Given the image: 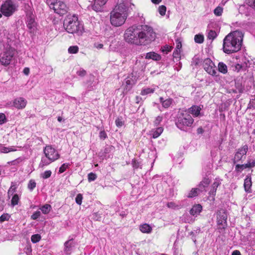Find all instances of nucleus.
<instances>
[{"label": "nucleus", "mask_w": 255, "mask_h": 255, "mask_svg": "<svg viewBox=\"0 0 255 255\" xmlns=\"http://www.w3.org/2000/svg\"><path fill=\"white\" fill-rule=\"evenodd\" d=\"M79 47L77 45L71 46L68 48V51L70 54H76L79 51Z\"/></svg>", "instance_id": "nucleus-30"}, {"label": "nucleus", "mask_w": 255, "mask_h": 255, "mask_svg": "<svg viewBox=\"0 0 255 255\" xmlns=\"http://www.w3.org/2000/svg\"><path fill=\"white\" fill-rule=\"evenodd\" d=\"M202 191L199 188H193L189 191L187 197L188 198H192L197 197L199 195V192Z\"/></svg>", "instance_id": "nucleus-20"}, {"label": "nucleus", "mask_w": 255, "mask_h": 255, "mask_svg": "<svg viewBox=\"0 0 255 255\" xmlns=\"http://www.w3.org/2000/svg\"><path fill=\"white\" fill-rule=\"evenodd\" d=\"M194 40L196 43H202L204 40V36L202 34H196L194 36Z\"/></svg>", "instance_id": "nucleus-29"}, {"label": "nucleus", "mask_w": 255, "mask_h": 255, "mask_svg": "<svg viewBox=\"0 0 255 255\" xmlns=\"http://www.w3.org/2000/svg\"><path fill=\"white\" fill-rule=\"evenodd\" d=\"M245 167V164H237L235 166V170L237 172H241Z\"/></svg>", "instance_id": "nucleus-41"}, {"label": "nucleus", "mask_w": 255, "mask_h": 255, "mask_svg": "<svg viewBox=\"0 0 255 255\" xmlns=\"http://www.w3.org/2000/svg\"><path fill=\"white\" fill-rule=\"evenodd\" d=\"M197 131L198 134H202L204 132V129L200 127L198 128Z\"/></svg>", "instance_id": "nucleus-59"}, {"label": "nucleus", "mask_w": 255, "mask_h": 255, "mask_svg": "<svg viewBox=\"0 0 255 255\" xmlns=\"http://www.w3.org/2000/svg\"><path fill=\"white\" fill-rule=\"evenodd\" d=\"M36 183L34 180L31 179L28 184V188L31 191L33 190L35 188Z\"/></svg>", "instance_id": "nucleus-40"}, {"label": "nucleus", "mask_w": 255, "mask_h": 255, "mask_svg": "<svg viewBox=\"0 0 255 255\" xmlns=\"http://www.w3.org/2000/svg\"><path fill=\"white\" fill-rule=\"evenodd\" d=\"M223 9L221 6H217L214 10V13L216 16H221L223 13Z\"/></svg>", "instance_id": "nucleus-35"}, {"label": "nucleus", "mask_w": 255, "mask_h": 255, "mask_svg": "<svg viewBox=\"0 0 255 255\" xmlns=\"http://www.w3.org/2000/svg\"><path fill=\"white\" fill-rule=\"evenodd\" d=\"M194 120L190 114H182L178 118L176 125L180 129L183 130L184 128L191 127L193 124Z\"/></svg>", "instance_id": "nucleus-7"}, {"label": "nucleus", "mask_w": 255, "mask_h": 255, "mask_svg": "<svg viewBox=\"0 0 255 255\" xmlns=\"http://www.w3.org/2000/svg\"><path fill=\"white\" fill-rule=\"evenodd\" d=\"M63 25L66 30L69 33H76L80 35L84 32L83 27L80 25L78 17L74 14L67 15Z\"/></svg>", "instance_id": "nucleus-4"}, {"label": "nucleus", "mask_w": 255, "mask_h": 255, "mask_svg": "<svg viewBox=\"0 0 255 255\" xmlns=\"http://www.w3.org/2000/svg\"><path fill=\"white\" fill-rule=\"evenodd\" d=\"M46 3L51 9L60 16L66 14L69 9L65 3L61 0H46Z\"/></svg>", "instance_id": "nucleus-5"}, {"label": "nucleus", "mask_w": 255, "mask_h": 255, "mask_svg": "<svg viewBox=\"0 0 255 255\" xmlns=\"http://www.w3.org/2000/svg\"><path fill=\"white\" fill-rule=\"evenodd\" d=\"M244 164L246 168L254 167H255V159H249L248 160L247 163Z\"/></svg>", "instance_id": "nucleus-27"}, {"label": "nucleus", "mask_w": 255, "mask_h": 255, "mask_svg": "<svg viewBox=\"0 0 255 255\" xmlns=\"http://www.w3.org/2000/svg\"><path fill=\"white\" fill-rule=\"evenodd\" d=\"M23 73L25 75H28L29 73V69L28 68H25L23 70Z\"/></svg>", "instance_id": "nucleus-62"}, {"label": "nucleus", "mask_w": 255, "mask_h": 255, "mask_svg": "<svg viewBox=\"0 0 255 255\" xmlns=\"http://www.w3.org/2000/svg\"><path fill=\"white\" fill-rule=\"evenodd\" d=\"M51 162H50L49 160L47 161V160L42 158L41 159V162L40 163V166L41 167H44L45 166L48 165V164H49Z\"/></svg>", "instance_id": "nucleus-48"}, {"label": "nucleus", "mask_w": 255, "mask_h": 255, "mask_svg": "<svg viewBox=\"0 0 255 255\" xmlns=\"http://www.w3.org/2000/svg\"><path fill=\"white\" fill-rule=\"evenodd\" d=\"M99 136L101 138L105 139L107 136L106 132L104 130L100 132Z\"/></svg>", "instance_id": "nucleus-56"}, {"label": "nucleus", "mask_w": 255, "mask_h": 255, "mask_svg": "<svg viewBox=\"0 0 255 255\" xmlns=\"http://www.w3.org/2000/svg\"><path fill=\"white\" fill-rule=\"evenodd\" d=\"M249 150L248 145L245 144L239 148L235 152L234 157L233 159V162L236 164L237 162L242 161L246 159V154Z\"/></svg>", "instance_id": "nucleus-10"}, {"label": "nucleus", "mask_w": 255, "mask_h": 255, "mask_svg": "<svg viewBox=\"0 0 255 255\" xmlns=\"http://www.w3.org/2000/svg\"><path fill=\"white\" fill-rule=\"evenodd\" d=\"M128 7L124 2L118 3L110 13L112 25L118 27L124 24L128 17Z\"/></svg>", "instance_id": "nucleus-3"}, {"label": "nucleus", "mask_w": 255, "mask_h": 255, "mask_svg": "<svg viewBox=\"0 0 255 255\" xmlns=\"http://www.w3.org/2000/svg\"><path fill=\"white\" fill-rule=\"evenodd\" d=\"M73 239L66 241L64 244L65 248L66 250H69L74 246V243L72 242Z\"/></svg>", "instance_id": "nucleus-32"}, {"label": "nucleus", "mask_w": 255, "mask_h": 255, "mask_svg": "<svg viewBox=\"0 0 255 255\" xmlns=\"http://www.w3.org/2000/svg\"><path fill=\"white\" fill-rule=\"evenodd\" d=\"M217 34L215 31L211 30L208 34V38L211 40H214L217 37Z\"/></svg>", "instance_id": "nucleus-34"}, {"label": "nucleus", "mask_w": 255, "mask_h": 255, "mask_svg": "<svg viewBox=\"0 0 255 255\" xmlns=\"http://www.w3.org/2000/svg\"><path fill=\"white\" fill-rule=\"evenodd\" d=\"M204 69L212 76L216 75V68L214 63L210 58L205 59L203 63Z\"/></svg>", "instance_id": "nucleus-12"}, {"label": "nucleus", "mask_w": 255, "mask_h": 255, "mask_svg": "<svg viewBox=\"0 0 255 255\" xmlns=\"http://www.w3.org/2000/svg\"><path fill=\"white\" fill-rule=\"evenodd\" d=\"M155 91L154 88H146L141 90L140 95L142 96H145L148 94L153 93Z\"/></svg>", "instance_id": "nucleus-24"}, {"label": "nucleus", "mask_w": 255, "mask_h": 255, "mask_svg": "<svg viewBox=\"0 0 255 255\" xmlns=\"http://www.w3.org/2000/svg\"><path fill=\"white\" fill-rule=\"evenodd\" d=\"M51 207L49 204H45L40 208L42 212L44 214H47L50 211Z\"/></svg>", "instance_id": "nucleus-26"}, {"label": "nucleus", "mask_w": 255, "mask_h": 255, "mask_svg": "<svg viewBox=\"0 0 255 255\" xmlns=\"http://www.w3.org/2000/svg\"><path fill=\"white\" fill-rule=\"evenodd\" d=\"M151 2L154 4H159L162 0H151Z\"/></svg>", "instance_id": "nucleus-63"}, {"label": "nucleus", "mask_w": 255, "mask_h": 255, "mask_svg": "<svg viewBox=\"0 0 255 255\" xmlns=\"http://www.w3.org/2000/svg\"><path fill=\"white\" fill-rule=\"evenodd\" d=\"M19 197L17 194H14L11 200V205L14 206L18 204Z\"/></svg>", "instance_id": "nucleus-28"}, {"label": "nucleus", "mask_w": 255, "mask_h": 255, "mask_svg": "<svg viewBox=\"0 0 255 255\" xmlns=\"http://www.w3.org/2000/svg\"><path fill=\"white\" fill-rule=\"evenodd\" d=\"M176 46L175 49L180 50L181 48H182V43H181V41H180V40L179 39H176Z\"/></svg>", "instance_id": "nucleus-54"}, {"label": "nucleus", "mask_w": 255, "mask_h": 255, "mask_svg": "<svg viewBox=\"0 0 255 255\" xmlns=\"http://www.w3.org/2000/svg\"><path fill=\"white\" fill-rule=\"evenodd\" d=\"M95 46L98 49H101L103 47L104 45L101 43L95 44Z\"/></svg>", "instance_id": "nucleus-58"}, {"label": "nucleus", "mask_w": 255, "mask_h": 255, "mask_svg": "<svg viewBox=\"0 0 255 255\" xmlns=\"http://www.w3.org/2000/svg\"><path fill=\"white\" fill-rule=\"evenodd\" d=\"M167 206L169 208L175 209L178 207V205H177L174 202H168L167 204Z\"/></svg>", "instance_id": "nucleus-52"}, {"label": "nucleus", "mask_w": 255, "mask_h": 255, "mask_svg": "<svg viewBox=\"0 0 255 255\" xmlns=\"http://www.w3.org/2000/svg\"><path fill=\"white\" fill-rule=\"evenodd\" d=\"M172 99H168L166 100H165V101L163 102L162 106L164 108H169L170 105H171L172 103Z\"/></svg>", "instance_id": "nucleus-36"}, {"label": "nucleus", "mask_w": 255, "mask_h": 255, "mask_svg": "<svg viewBox=\"0 0 255 255\" xmlns=\"http://www.w3.org/2000/svg\"><path fill=\"white\" fill-rule=\"evenodd\" d=\"M218 71L223 74H226L228 72L227 66L223 62H219L218 64Z\"/></svg>", "instance_id": "nucleus-23"}, {"label": "nucleus", "mask_w": 255, "mask_h": 255, "mask_svg": "<svg viewBox=\"0 0 255 255\" xmlns=\"http://www.w3.org/2000/svg\"><path fill=\"white\" fill-rule=\"evenodd\" d=\"M16 149L12 148V147H2L0 148V152L1 153H7L10 151H14Z\"/></svg>", "instance_id": "nucleus-33"}, {"label": "nucleus", "mask_w": 255, "mask_h": 255, "mask_svg": "<svg viewBox=\"0 0 255 255\" xmlns=\"http://www.w3.org/2000/svg\"><path fill=\"white\" fill-rule=\"evenodd\" d=\"M180 51V50L175 49L173 51V56L174 58H178L179 56Z\"/></svg>", "instance_id": "nucleus-55"}, {"label": "nucleus", "mask_w": 255, "mask_h": 255, "mask_svg": "<svg viewBox=\"0 0 255 255\" xmlns=\"http://www.w3.org/2000/svg\"><path fill=\"white\" fill-rule=\"evenodd\" d=\"M201 109L200 107L196 105L192 106L189 109V112L192 114L194 117H198L200 114Z\"/></svg>", "instance_id": "nucleus-17"}, {"label": "nucleus", "mask_w": 255, "mask_h": 255, "mask_svg": "<svg viewBox=\"0 0 255 255\" xmlns=\"http://www.w3.org/2000/svg\"><path fill=\"white\" fill-rule=\"evenodd\" d=\"M126 84L127 88H128V86L131 85V81L130 79H127L126 80Z\"/></svg>", "instance_id": "nucleus-57"}, {"label": "nucleus", "mask_w": 255, "mask_h": 255, "mask_svg": "<svg viewBox=\"0 0 255 255\" xmlns=\"http://www.w3.org/2000/svg\"><path fill=\"white\" fill-rule=\"evenodd\" d=\"M153 28L148 25L132 26L128 28L124 33L125 40L136 45H146L155 39Z\"/></svg>", "instance_id": "nucleus-1"}, {"label": "nucleus", "mask_w": 255, "mask_h": 255, "mask_svg": "<svg viewBox=\"0 0 255 255\" xmlns=\"http://www.w3.org/2000/svg\"><path fill=\"white\" fill-rule=\"evenodd\" d=\"M26 104V100L22 97L17 98L13 102V106L17 109H24Z\"/></svg>", "instance_id": "nucleus-14"}, {"label": "nucleus", "mask_w": 255, "mask_h": 255, "mask_svg": "<svg viewBox=\"0 0 255 255\" xmlns=\"http://www.w3.org/2000/svg\"><path fill=\"white\" fill-rule=\"evenodd\" d=\"M16 10V7L11 0H7L2 4L0 8V12L6 17L12 15Z\"/></svg>", "instance_id": "nucleus-8"}, {"label": "nucleus", "mask_w": 255, "mask_h": 255, "mask_svg": "<svg viewBox=\"0 0 255 255\" xmlns=\"http://www.w3.org/2000/svg\"><path fill=\"white\" fill-rule=\"evenodd\" d=\"M140 231L143 233H150L152 231L151 227L147 224H143L139 226Z\"/></svg>", "instance_id": "nucleus-21"}, {"label": "nucleus", "mask_w": 255, "mask_h": 255, "mask_svg": "<svg viewBox=\"0 0 255 255\" xmlns=\"http://www.w3.org/2000/svg\"><path fill=\"white\" fill-rule=\"evenodd\" d=\"M15 54V49L10 46H7L3 52L0 54V63L5 66H8Z\"/></svg>", "instance_id": "nucleus-6"}, {"label": "nucleus", "mask_w": 255, "mask_h": 255, "mask_svg": "<svg viewBox=\"0 0 255 255\" xmlns=\"http://www.w3.org/2000/svg\"><path fill=\"white\" fill-rule=\"evenodd\" d=\"M108 0H95L93 7L94 9L99 10L102 6L104 5Z\"/></svg>", "instance_id": "nucleus-18"}, {"label": "nucleus", "mask_w": 255, "mask_h": 255, "mask_svg": "<svg viewBox=\"0 0 255 255\" xmlns=\"http://www.w3.org/2000/svg\"><path fill=\"white\" fill-rule=\"evenodd\" d=\"M10 216L8 214H3L0 217V222L2 223L5 221H8Z\"/></svg>", "instance_id": "nucleus-39"}, {"label": "nucleus", "mask_w": 255, "mask_h": 255, "mask_svg": "<svg viewBox=\"0 0 255 255\" xmlns=\"http://www.w3.org/2000/svg\"><path fill=\"white\" fill-rule=\"evenodd\" d=\"M202 210V206L200 204H195L190 209L189 212L192 216L199 215Z\"/></svg>", "instance_id": "nucleus-16"}, {"label": "nucleus", "mask_w": 255, "mask_h": 255, "mask_svg": "<svg viewBox=\"0 0 255 255\" xmlns=\"http://www.w3.org/2000/svg\"><path fill=\"white\" fill-rule=\"evenodd\" d=\"M252 185V181L251 176L247 175L244 180V186L245 190L248 193H251V187Z\"/></svg>", "instance_id": "nucleus-15"}, {"label": "nucleus", "mask_w": 255, "mask_h": 255, "mask_svg": "<svg viewBox=\"0 0 255 255\" xmlns=\"http://www.w3.org/2000/svg\"><path fill=\"white\" fill-rule=\"evenodd\" d=\"M232 255H241V254L239 251L235 250L233 252Z\"/></svg>", "instance_id": "nucleus-60"}, {"label": "nucleus", "mask_w": 255, "mask_h": 255, "mask_svg": "<svg viewBox=\"0 0 255 255\" xmlns=\"http://www.w3.org/2000/svg\"><path fill=\"white\" fill-rule=\"evenodd\" d=\"M83 196L81 194H78L76 197V202L77 204L80 205L82 204Z\"/></svg>", "instance_id": "nucleus-44"}, {"label": "nucleus", "mask_w": 255, "mask_h": 255, "mask_svg": "<svg viewBox=\"0 0 255 255\" xmlns=\"http://www.w3.org/2000/svg\"><path fill=\"white\" fill-rule=\"evenodd\" d=\"M211 182V180L208 178H204L202 181L198 185L199 189H204L208 186Z\"/></svg>", "instance_id": "nucleus-22"}, {"label": "nucleus", "mask_w": 255, "mask_h": 255, "mask_svg": "<svg viewBox=\"0 0 255 255\" xmlns=\"http://www.w3.org/2000/svg\"><path fill=\"white\" fill-rule=\"evenodd\" d=\"M6 122V119L3 113H0V125H2Z\"/></svg>", "instance_id": "nucleus-49"}, {"label": "nucleus", "mask_w": 255, "mask_h": 255, "mask_svg": "<svg viewBox=\"0 0 255 255\" xmlns=\"http://www.w3.org/2000/svg\"><path fill=\"white\" fill-rule=\"evenodd\" d=\"M41 215V213L39 211H37L33 213L31 216V219L32 220L37 219Z\"/></svg>", "instance_id": "nucleus-46"}, {"label": "nucleus", "mask_w": 255, "mask_h": 255, "mask_svg": "<svg viewBox=\"0 0 255 255\" xmlns=\"http://www.w3.org/2000/svg\"><path fill=\"white\" fill-rule=\"evenodd\" d=\"M51 174L52 172L50 170H46L42 174V177L43 179H47L51 176Z\"/></svg>", "instance_id": "nucleus-45"}, {"label": "nucleus", "mask_w": 255, "mask_h": 255, "mask_svg": "<svg viewBox=\"0 0 255 255\" xmlns=\"http://www.w3.org/2000/svg\"><path fill=\"white\" fill-rule=\"evenodd\" d=\"M163 118L161 116H157L153 122L155 126H158L162 121Z\"/></svg>", "instance_id": "nucleus-47"}, {"label": "nucleus", "mask_w": 255, "mask_h": 255, "mask_svg": "<svg viewBox=\"0 0 255 255\" xmlns=\"http://www.w3.org/2000/svg\"><path fill=\"white\" fill-rule=\"evenodd\" d=\"M141 100V97H140L138 96H136V97H135L136 103L138 104Z\"/></svg>", "instance_id": "nucleus-64"}, {"label": "nucleus", "mask_w": 255, "mask_h": 255, "mask_svg": "<svg viewBox=\"0 0 255 255\" xmlns=\"http://www.w3.org/2000/svg\"><path fill=\"white\" fill-rule=\"evenodd\" d=\"M41 236L39 234H34L32 235L31 241L33 243H36L41 240Z\"/></svg>", "instance_id": "nucleus-31"}, {"label": "nucleus", "mask_w": 255, "mask_h": 255, "mask_svg": "<svg viewBox=\"0 0 255 255\" xmlns=\"http://www.w3.org/2000/svg\"><path fill=\"white\" fill-rule=\"evenodd\" d=\"M26 23L27 26L30 32H34L36 23L35 21V16L31 10L27 11L26 12Z\"/></svg>", "instance_id": "nucleus-13"}, {"label": "nucleus", "mask_w": 255, "mask_h": 255, "mask_svg": "<svg viewBox=\"0 0 255 255\" xmlns=\"http://www.w3.org/2000/svg\"><path fill=\"white\" fill-rule=\"evenodd\" d=\"M227 212L223 209H221L217 212V223L219 229L225 230L227 227Z\"/></svg>", "instance_id": "nucleus-9"}, {"label": "nucleus", "mask_w": 255, "mask_h": 255, "mask_svg": "<svg viewBox=\"0 0 255 255\" xmlns=\"http://www.w3.org/2000/svg\"><path fill=\"white\" fill-rule=\"evenodd\" d=\"M243 36V33L239 30L229 33L224 39L223 51L227 54L239 51L241 48Z\"/></svg>", "instance_id": "nucleus-2"}, {"label": "nucleus", "mask_w": 255, "mask_h": 255, "mask_svg": "<svg viewBox=\"0 0 255 255\" xmlns=\"http://www.w3.org/2000/svg\"><path fill=\"white\" fill-rule=\"evenodd\" d=\"M69 166L70 164L69 163H63L59 168V173H63L66 170V169L69 167Z\"/></svg>", "instance_id": "nucleus-37"}, {"label": "nucleus", "mask_w": 255, "mask_h": 255, "mask_svg": "<svg viewBox=\"0 0 255 255\" xmlns=\"http://www.w3.org/2000/svg\"><path fill=\"white\" fill-rule=\"evenodd\" d=\"M16 189V185L13 183H12V184L8 191V195H10V194L12 195L13 194V193L15 191Z\"/></svg>", "instance_id": "nucleus-43"}, {"label": "nucleus", "mask_w": 255, "mask_h": 255, "mask_svg": "<svg viewBox=\"0 0 255 255\" xmlns=\"http://www.w3.org/2000/svg\"><path fill=\"white\" fill-rule=\"evenodd\" d=\"M171 50H172V47L168 46V45H165L162 48V51L163 52H165L166 53H167L169 52H170L171 51Z\"/></svg>", "instance_id": "nucleus-50"}, {"label": "nucleus", "mask_w": 255, "mask_h": 255, "mask_svg": "<svg viewBox=\"0 0 255 255\" xmlns=\"http://www.w3.org/2000/svg\"><path fill=\"white\" fill-rule=\"evenodd\" d=\"M97 178V176L95 173L91 172L88 175V180L89 182L94 181Z\"/></svg>", "instance_id": "nucleus-42"}, {"label": "nucleus", "mask_w": 255, "mask_h": 255, "mask_svg": "<svg viewBox=\"0 0 255 255\" xmlns=\"http://www.w3.org/2000/svg\"><path fill=\"white\" fill-rule=\"evenodd\" d=\"M86 74V72L85 70H82L79 72V75L81 76H84Z\"/></svg>", "instance_id": "nucleus-61"}, {"label": "nucleus", "mask_w": 255, "mask_h": 255, "mask_svg": "<svg viewBox=\"0 0 255 255\" xmlns=\"http://www.w3.org/2000/svg\"><path fill=\"white\" fill-rule=\"evenodd\" d=\"M163 131V128L162 127L157 128L152 133V137L156 138L159 137Z\"/></svg>", "instance_id": "nucleus-25"}, {"label": "nucleus", "mask_w": 255, "mask_h": 255, "mask_svg": "<svg viewBox=\"0 0 255 255\" xmlns=\"http://www.w3.org/2000/svg\"><path fill=\"white\" fill-rule=\"evenodd\" d=\"M166 11V7L165 5H161L159 6L158 12L161 15H164L165 14Z\"/></svg>", "instance_id": "nucleus-38"}, {"label": "nucleus", "mask_w": 255, "mask_h": 255, "mask_svg": "<svg viewBox=\"0 0 255 255\" xmlns=\"http://www.w3.org/2000/svg\"><path fill=\"white\" fill-rule=\"evenodd\" d=\"M145 58L148 59H152L155 61H159L161 59V56L159 54L154 52H150L146 54Z\"/></svg>", "instance_id": "nucleus-19"}, {"label": "nucleus", "mask_w": 255, "mask_h": 255, "mask_svg": "<svg viewBox=\"0 0 255 255\" xmlns=\"http://www.w3.org/2000/svg\"><path fill=\"white\" fill-rule=\"evenodd\" d=\"M220 183L219 182H214L212 184V193H216L217 187L219 186Z\"/></svg>", "instance_id": "nucleus-51"}, {"label": "nucleus", "mask_w": 255, "mask_h": 255, "mask_svg": "<svg viewBox=\"0 0 255 255\" xmlns=\"http://www.w3.org/2000/svg\"><path fill=\"white\" fill-rule=\"evenodd\" d=\"M115 124L118 127H121L124 125V122L120 118H118L116 120Z\"/></svg>", "instance_id": "nucleus-53"}, {"label": "nucleus", "mask_w": 255, "mask_h": 255, "mask_svg": "<svg viewBox=\"0 0 255 255\" xmlns=\"http://www.w3.org/2000/svg\"><path fill=\"white\" fill-rule=\"evenodd\" d=\"M44 153L46 157L50 162H53L58 159L60 155L55 148L51 145H47L43 150Z\"/></svg>", "instance_id": "nucleus-11"}]
</instances>
